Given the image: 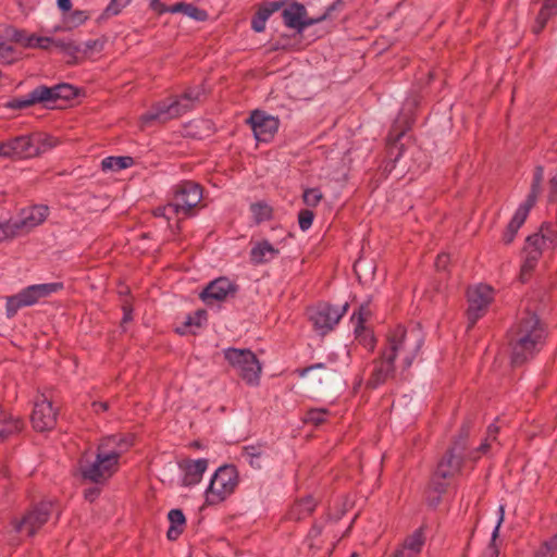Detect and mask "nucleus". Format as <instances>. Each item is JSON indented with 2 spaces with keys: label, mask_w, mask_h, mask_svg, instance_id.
Instances as JSON below:
<instances>
[{
  "label": "nucleus",
  "mask_w": 557,
  "mask_h": 557,
  "mask_svg": "<svg viewBox=\"0 0 557 557\" xmlns=\"http://www.w3.org/2000/svg\"><path fill=\"white\" fill-rule=\"evenodd\" d=\"M424 343V333L420 326H396L386 336L381 356L370 366L367 384L375 388L399 370L406 371L418 358Z\"/></svg>",
  "instance_id": "1"
},
{
  "label": "nucleus",
  "mask_w": 557,
  "mask_h": 557,
  "mask_svg": "<svg viewBox=\"0 0 557 557\" xmlns=\"http://www.w3.org/2000/svg\"><path fill=\"white\" fill-rule=\"evenodd\" d=\"M131 446V438L123 435H111L103 438L98 445L95 459L81 461L82 476L94 483L106 482L117 471L121 456Z\"/></svg>",
  "instance_id": "2"
},
{
  "label": "nucleus",
  "mask_w": 557,
  "mask_h": 557,
  "mask_svg": "<svg viewBox=\"0 0 557 557\" xmlns=\"http://www.w3.org/2000/svg\"><path fill=\"white\" fill-rule=\"evenodd\" d=\"M545 335L537 315L525 312L509 333L511 362L521 364L537 354L544 345Z\"/></svg>",
  "instance_id": "3"
},
{
  "label": "nucleus",
  "mask_w": 557,
  "mask_h": 557,
  "mask_svg": "<svg viewBox=\"0 0 557 557\" xmlns=\"http://www.w3.org/2000/svg\"><path fill=\"white\" fill-rule=\"evenodd\" d=\"M202 88L195 87L188 89L180 97L157 102L148 112L141 115L140 121L144 125L153 122L165 123L170 120L180 117L191 110L194 103L202 95Z\"/></svg>",
  "instance_id": "4"
},
{
  "label": "nucleus",
  "mask_w": 557,
  "mask_h": 557,
  "mask_svg": "<svg viewBox=\"0 0 557 557\" xmlns=\"http://www.w3.org/2000/svg\"><path fill=\"white\" fill-rule=\"evenodd\" d=\"M58 145V140L48 134L22 135L0 143V157L29 159L46 153Z\"/></svg>",
  "instance_id": "5"
},
{
  "label": "nucleus",
  "mask_w": 557,
  "mask_h": 557,
  "mask_svg": "<svg viewBox=\"0 0 557 557\" xmlns=\"http://www.w3.org/2000/svg\"><path fill=\"white\" fill-rule=\"evenodd\" d=\"M238 485V472L234 466L224 465L219 467L210 478L205 490V504L215 506L225 502Z\"/></svg>",
  "instance_id": "6"
},
{
  "label": "nucleus",
  "mask_w": 557,
  "mask_h": 557,
  "mask_svg": "<svg viewBox=\"0 0 557 557\" xmlns=\"http://www.w3.org/2000/svg\"><path fill=\"white\" fill-rule=\"evenodd\" d=\"M202 189L194 182H183L174 193L173 200L166 206L154 210L156 216H163L170 220L172 214L187 215L201 201Z\"/></svg>",
  "instance_id": "7"
},
{
  "label": "nucleus",
  "mask_w": 557,
  "mask_h": 557,
  "mask_svg": "<svg viewBox=\"0 0 557 557\" xmlns=\"http://www.w3.org/2000/svg\"><path fill=\"white\" fill-rule=\"evenodd\" d=\"M223 354L224 358L246 384L250 386L259 385L262 366L251 350L226 348Z\"/></svg>",
  "instance_id": "8"
},
{
  "label": "nucleus",
  "mask_w": 557,
  "mask_h": 557,
  "mask_svg": "<svg viewBox=\"0 0 557 557\" xmlns=\"http://www.w3.org/2000/svg\"><path fill=\"white\" fill-rule=\"evenodd\" d=\"M335 5H330L325 12L317 17H308L305 5L298 2L286 3L282 11L284 24L298 34H301L307 27L321 23L331 16Z\"/></svg>",
  "instance_id": "9"
},
{
  "label": "nucleus",
  "mask_w": 557,
  "mask_h": 557,
  "mask_svg": "<svg viewBox=\"0 0 557 557\" xmlns=\"http://www.w3.org/2000/svg\"><path fill=\"white\" fill-rule=\"evenodd\" d=\"M348 304L342 306H332L329 304H319L309 310V319L314 330L324 335L332 331L339 320L347 312Z\"/></svg>",
  "instance_id": "10"
},
{
  "label": "nucleus",
  "mask_w": 557,
  "mask_h": 557,
  "mask_svg": "<svg viewBox=\"0 0 557 557\" xmlns=\"http://www.w3.org/2000/svg\"><path fill=\"white\" fill-rule=\"evenodd\" d=\"M72 95V86L67 84H59L52 87L39 86L33 89L26 96L17 99L14 107L25 108L35 103H42L46 107L58 99H67Z\"/></svg>",
  "instance_id": "11"
},
{
  "label": "nucleus",
  "mask_w": 557,
  "mask_h": 557,
  "mask_svg": "<svg viewBox=\"0 0 557 557\" xmlns=\"http://www.w3.org/2000/svg\"><path fill=\"white\" fill-rule=\"evenodd\" d=\"M468 320L474 324L487 310L494 299V290L485 284H478L468 289Z\"/></svg>",
  "instance_id": "12"
},
{
  "label": "nucleus",
  "mask_w": 557,
  "mask_h": 557,
  "mask_svg": "<svg viewBox=\"0 0 557 557\" xmlns=\"http://www.w3.org/2000/svg\"><path fill=\"white\" fill-rule=\"evenodd\" d=\"M52 508L53 504L51 502L40 503L15 525V530L27 536L34 535L48 521Z\"/></svg>",
  "instance_id": "13"
},
{
  "label": "nucleus",
  "mask_w": 557,
  "mask_h": 557,
  "mask_svg": "<svg viewBox=\"0 0 557 557\" xmlns=\"http://www.w3.org/2000/svg\"><path fill=\"white\" fill-rule=\"evenodd\" d=\"M248 123L258 141L269 143L278 129L280 121L273 115L256 110L251 113Z\"/></svg>",
  "instance_id": "14"
},
{
  "label": "nucleus",
  "mask_w": 557,
  "mask_h": 557,
  "mask_svg": "<svg viewBox=\"0 0 557 557\" xmlns=\"http://www.w3.org/2000/svg\"><path fill=\"white\" fill-rule=\"evenodd\" d=\"M57 422V410L47 398L41 395L34 404L32 413V423L35 430L39 432L51 430Z\"/></svg>",
  "instance_id": "15"
},
{
  "label": "nucleus",
  "mask_w": 557,
  "mask_h": 557,
  "mask_svg": "<svg viewBox=\"0 0 557 557\" xmlns=\"http://www.w3.org/2000/svg\"><path fill=\"white\" fill-rule=\"evenodd\" d=\"M208 459H186L180 462L182 471V484L187 487L199 484L208 469Z\"/></svg>",
  "instance_id": "16"
},
{
  "label": "nucleus",
  "mask_w": 557,
  "mask_h": 557,
  "mask_svg": "<svg viewBox=\"0 0 557 557\" xmlns=\"http://www.w3.org/2000/svg\"><path fill=\"white\" fill-rule=\"evenodd\" d=\"M299 374L313 388L330 385L336 376L335 370L322 362L302 369Z\"/></svg>",
  "instance_id": "17"
},
{
  "label": "nucleus",
  "mask_w": 557,
  "mask_h": 557,
  "mask_svg": "<svg viewBox=\"0 0 557 557\" xmlns=\"http://www.w3.org/2000/svg\"><path fill=\"white\" fill-rule=\"evenodd\" d=\"M49 208L44 205H35L24 208L15 220L21 234L40 225L48 216Z\"/></svg>",
  "instance_id": "18"
},
{
  "label": "nucleus",
  "mask_w": 557,
  "mask_h": 557,
  "mask_svg": "<svg viewBox=\"0 0 557 557\" xmlns=\"http://www.w3.org/2000/svg\"><path fill=\"white\" fill-rule=\"evenodd\" d=\"M424 528H418L412 533L407 535L400 545L393 554L396 557H417L425 544Z\"/></svg>",
  "instance_id": "19"
},
{
  "label": "nucleus",
  "mask_w": 557,
  "mask_h": 557,
  "mask_svg": "<svg viewBox=\"0 0 557 557\" xmlns=\"http://www.w3.org/2000/svg\"><path fill=\"white\" fill-rule=\"evenodd\" d=\"M544 249H549L543 245V239L539 233L530 235L524 246L525 259L521 267L522 274L530 272L536 264Z\"/></svg>",
  "instance_id": "20"
},
{
  "label": "nucleus",
  "mask_w": 557,
  "mask_h": 557,
  "mask_svg": "<svg viewBox=\"0 0 557 557\" xmlns=\"http://www.w3.org/2000/svg\"><path fill=\"white\" fill-rule=\"evenodd\" d=\"M233 290L234 288L231 281L225 277H220L211 282L200 294V297L207 305H212L214 301L225 299Z\"/></svg>",
  "instance_id": "21"
},
{
  "label": "nucleus",
  "mask_w": 557,
  "mask_h": 557,
  "mask_svg": "<svg viewBox=\"0 0 557 557\" xmlns=\"http://www.w3.org/2000/svg\"><path fill=\"white\" fill-rule=\"evenodd\" d=\"M63 288V284L59 282L44 283L30 285L22 289L26 304L29 306L35 305L41 298L48 297Z\"/></svg>",
  "instance_id": "22"
},
{
  "label": "nucleus",
  "mask_w": 557,
  "mask_h": 557,
  "mask_svg": "<svg viewBox=\"0 0 557 557\" xmlns=\"http://www.w3.org/2000/svg\"><path fill=\"white\" fill-rule=\"evenodd\" d=\"M369 313L368 309L363 306L359 308L358 312H354L351 315V323L356 333V338L359 343L363 344L367 349H373L374 337L371 333L367 332L363 327L366 317Z\"/></svg>",
  "instance_id": "23"
},
{
  "label": "nucleus",
  "mask_w": 557,
  "mask_h": 557,
  "mask_svg": "<svg viewBox=\"0 0 557 557\" xmlns=\"http://www.w3.org/2000/svg\"><path fill=\"white\" fill-rule=\"evenodd\" d=\"M531 211V208L520 203L517 208L515 214L512 215L510 222L508 223L504 234H503V242L508 245L513 242L519 228L523 225L525 222L529 213Z\"/></svg>",
  "instance_id": "24"
},
{
  "label": "nucleus",
  "mask_w": 557,
  "mask_h": 557,
  "mask_svg": "<svg viewBox=\"0 0 557 557\" xmlns=\"http://www.w3.org/2000/svg\"><path fill=\"white\" fill-rule=\"evenodd\" d=\"M278 255V249L268 240L256 243L250 250V260L253 264H262L273 260Z\"/></svg>",
  "instance_id": "25"
},
{
  "label": "nucleus",
  "mask_w": 557,
  "mask_h": 557,
  "mask_svg": "<svg viewBox=\"0 0 557 557\" xmlns=\"http://www.w3.org/2000/svg\"><path fill=\"white\" fill-rule=\"evenodd\" d=\"M461 465L460 456H457L453 450L448 451L445 457L440 461L435 474L446 479L457 472Z\"/></svg>",
  "instance_id": "26"
},
{
  "label": "nucleus",
  "mask_w": 557,
  "mask_h": 557,
  "mask_svg": "<svg viewBox=\"0 0 557 557\" xmlns=\"http://www.w3.org/2000/svg\"><path fill=\"white\" fill-rule=\"evenodd\" d=\"M505 519V505L500 504L497 508V521L493 529L491 542L481 557H499L498 547L496 545V540L499 535L500 527Z\"/></svg>",
  "instance_id": "27"
},
{
  "label": "nucleus",
  "mask_w": 557,
  "mask_h": 557,
  "mask_svg": "<svg viewBox=\"0 0 557 557\" xmlns=\"http://www.w3.org/2000/svg\"><path fill=\"white\" fill-rule=\"evenodd\" d=\"M170 528L168 530V539L176 540L183 532L186 519L181 509H171L168 513Z\"/></svg>",
  "instance_id": "28"
},
{
  "label": "nucleus",
  "mask_w": 557,
  "mask_h": 557,
  "mask_svg": "<svg viewBox=\"0 0 557 557\" xmlns=\"http://www.w3.org/2000/svg\"><path fill=\"white\" fill-rule=\"evenodd\" d=\"M544 178V169L542 166H536L533 174V180L531 184V190L527 196V199L522 202V205L533 208L539 195L542 190V182Z\"/></svg>",
  "instance_id": "29"
},
{
  "label": "nucleus",
  "mask_w": 557,
  "mask_h": 557,
  "mask_svg": "<svg viewBox=\"0 0 557 557\" xmlns=\"http://www.w3.org/2000/svg\"><path fill=\"white\" fill-rule=\"evenodd\" d=\"M557 14V0H544L543 7L536 17L534 32L540 33L550 16Z\"/></svg>",
  "instance_id": "30"
},
{
  "label": "nucleus",
  "mask_w": 557,
  "mask_h": 557,
  "mask_svg": "<svg viewBox=\"0 0 557 557\" xmlns=\"http://www.w3.org/2000/svg\"><path fill=\"white\" fill-rule=\"evenodd\" d=\"M134 160L132 157H107L101 161V169L104 172H117L132 166Z\"/></svg>",
  "instance_id": "31"
},
{
  "label": "nucleus",
  "mask_w": 557,
  "mask_h": 557,
  "mask_svg": "<svg viewBox=\"0 0 557 557\" xmlns=\"http://www.w3.org/2000/svg\"><path fill=\"white\" fill-rule=\"evenodd\" d=\"M250 211L252 219L257 224L269 221L273 213L272 207L264 201L252 203L250 206Z\"/></svg>",
  "instance_id": "32"
},
{
  "label": "nucleus",
  "mask_w": 557,
  "mask_h": 557,
  "mask_svg": "<svg viewBox=\"0 0 557 557\" xmlns=\"http://www.w3.org/2000/svg\"><path fill=\"white\" fill-rule=\"evenodd\" d=\"M22 421L18 418L14 417H0V438H4L5 436L18 432L22 429Z\"/></svg>",
  "instance_id": "33"
},
{
  "label": "nucleus",
  "mask_w": 557,
  "mask_h": 557,
  "mask_svg": "<svg viewBox=\"0 0 557 557\" xmlns=\"http://www.w3.org/2000/svg\"><path fill=\"white\" fill-rule=\"evenodd\" d=\"M52 46L61 50L64 54L76 58L81 52V46L72 39H54Z\"/></svg>",
  "instance_id": "34"
},
{
  "label": "nucleus",
  "mask_w": 557,
  "mask_h": 557,
  "mask_svg": "<svg viewBox=\"0 0 557 557\" xmlns=\"http://www.w3.org/2000/svg\"><path fill=\"white\" fill-rule=\"evenodd\" d=\"M540 236L543 239V245L548 248H554L557 245V225L556 224H544L540 232Z\"/></svg>",
  "instance_id": "35"
},
{
  "label": "nucleus",
  "mask_w": 557,
  "mask_h": 557,
  "mask_svg": "<svg viewBox=\"0 0 557 557\" xmlns=\"http://www.w3.org/2000/svg\"><path fill=\"white\" fill-rule=\"evenodd\" d=\"M557 549V535L543 541L533 552V557H553Z\"/></svg>",
  "instance_id": "36"
},
{
  "label": "nucleus",
  "mask_w": 557,
  "mask_h": 557,
  "mask_svg": "<svg viewBox=\"0 0 557 557\" xmlns=\"http://www.w3.org/2000/svg\"><path fill=\"white\" fill-rule=\"evenodd\" d=\"M207 321V312L205 310H197L193 314H189L184 323V329H178L181 334L186 332V329L200 327Z\"/></svg>",
  "instance_id": "37"
},
{
  "label": "nucleus",
  "mask_w": 557,
  "mask_h": 557,
  "mask_svg": "<svg viewBox=\"0 0 557 557\" xmlns=\"http://www.w3.org/2000/svg\"><path fill=\"white\" fill-rule=\"evenodd\" d=\"M22 292L7 298V315L13 317L22 307H28Z\"/></svg>",
  "instance_id": "38"
},
{
  "label": "nucleus",
  "mask_w": 557,
  "mask_h": 557,
  "mask_svg": "<svg viewBox=\"0 0 557 557\" xmlns=\"http://www.w3.org/2000/svg\"><path fill=\"white\" fill-rule=\"evenodd\" d=\"M330 411L325 408H314L307 411L305 416V421L312 423L314 425H319L325 422L330 417Z\"/></svg>",
  "instance_id": "39"
},
{
  "label": "nucleus",
  "mask_w": 557,
  "mask_h": 557,
  "mask_svg": "<svg viewBox=\"0 0 557 557\" xmlns=\"http://www.w3.org/2000/svg\"><path fill=\"white\" fill-rule=\"evenodd\" d=\"M20 234L21 232L15 220L0 222V242L13 238Z\"/></svg>",
  "instance_id": "40"
},
{
  "label": "nucleus",
  "mask_w": 557,
  "mask_h": 557,
  "mask_svg": "<svg viewBox=\"0 0 557 557\" xmlns=\"http://www.w3.org/2000/svg\"><path fill=\"white\" fill-rule=\"evenodd\" d=\"M315 503L312 497H307L300 500L293 509L297 519L305 518L313 511Z\"/></svg>",
  "instance_id": "41"
},
{
  "label": "nucleus",
  "mask_w": 557,
  "mask_h": 557,
  "mask_svg": "<svg viewBox=\"0 0 557 557\" xmlns=\"http://www.w3.org/2000/svg\"><path fill=\"white\" fill-rule=\"evenodd\" d=\"M53 37L32 35L26 39V46L30 48L49 49L52 47Z\"/></svg>",
  "instance_id": "42"
},
{
  "label": "nucleus",
  "mask_w": 557,
  "mask_h": 557,
  "mask_svg": "<svg viewBox=\"0 0 557 557\" xmlns=\"http://www.w3.org/2000/svg\"><path fill=\"white\" fill-rule=\"evenodd\" d=\"M88 20V14L85 11L76 10L65 17L69 28H74L83 25Z\"/></svg>",
  "instance_id": "43"
},
{
  "label": "nucleus",
  "mask_w": 557,
  "mask_h": 557,
  "mask_svg": "<svg viewBox=\"0 0 557 557\" xmlns=\"http://www.w3.org/2000/svg\"><path fill=\"white\" fill-rule=\"evenodd\" d=\"M302 199L308 207H317L322 199V193L319 188H307L304 191Z\"/></svg>",
  "instance_id": "44"
},
{
  "label": "nucleus",
  "mask_w": 557,
  "mask_h": 557,
  "mask_svg": "<svg viewBox=\"0 0 557 557\" xmlns=\"http://www.w3.org/2000/svg\"><path fill=\"white\" fill-rule=\"evenodd\" d=\"M103 49V42L99 39L87 40L81 46V52L85 55L99 53Z\"/></svg>",
  "instance_id": "45"
},
{
  "label": "nucleus",
  "mask_w": 557,
  "mask_h": 557,
  "mask_svg": "<svg viewBox=\"0 0 557 557\" xmlns=\"http://www.w3.org/2000/svg\"><path fill=\"white\" fill-rule=\"evenodd\" d=\"M314 214L311 210H301L298 214V223L301 231H308L313 223Z\"/></svg>",
  "instance_id": "46"
},
{
  "label": "nucleus",
  "mask_w": 557,
  "mask_h": 557,
  "mask_svg": "<svg viewBox=\"0 0 557 557\" xmlns=\"http://www.w3.org/2000/svg\"><path fill=\"white\" fill-rule=\"evenodd\" d=\"M184 14L195 21H205L208 17L206 11L198 9L193 4H186Z\"/></svg>",
  "instance_id": "47"
},
{
  "label": "nucleus",
  "mask_w": 557,
  "mask_h": 557,
  "mask_svg": "<svg viewBox=\"0 0 557 557\" xmlns=\"http://www.w3.org/2000/svg\"><path fill=\"white\" fill-rule=\"evenodd\" d=\"M132 0H111L106 9V12L110 15H117L125 7L131 3Z\"/></svg>",
  "instance_id": "48"
},
{
  "label": "nucleus",
  "mask_w": 557,
  "mask_h": 557,
  "mask_svg": "<svg viewBox=\"0 0 557 557\" xmlns=\"http://www.w3.org/2000/svg\"><path fill=\"white\" fill-rule=\"evenodd\" d=\"M285 5H286L285 0L272 1V2L267 3L264 7H262L260 9V12L262 14H265L267 17L269 18L274 12L281 10Z\"/></svg>",
  "instance_id": "49"
},
{
  "label": "nucleus",
  "mask_w": 557,
  "mask_h": 557,
  "mask_svg": "<svg viewBox=\"0 0 557 557\" xmlns=\"http://www.w3.org/2000/svg\"><path fill=\"white\" fill-rule=\"evenodd\" d=\"M269 18L265 14H262L260 10L257 12L256 16L251 21V27L255 32L261 33L265 28V23Z\"/></svg>",
  "instance_id": "50"
},
{
  "label": "nucleus",
  "mask_w": 557,
  "mask_h": 557,
  "mask_svg": "<svg viewBox=\"0 0 557 557\" xmlns=\"http://www.w3.org/2000/svg\"><path fill=\"white\" fill-rule=\"evenodd\" d=\"M11 50V47L0 37V61H7Z\"/></svg>",
  "instance_id": "51"
},
{
  "label": "nucleus",
  "mask_w": 557,
  "mask_h": 557,
  "mask_svg": "<svg viewBox=\"0 0 557 557\" xmlns=\"http://www.w3.org/2000/svg\"><path fill=\"white\" fill-rule=\"evenodd\" d=\"M186 3H176L171 7H162L161 12H170V13H183L185 11Z\"/></svg>",
  "instance_id": "52"
},
{
  "label": "nucleus",
  "mask_w": 557,
  "mask_h": 557,
  "mask_svg": "<svg viewBox=\"0 0 557 557\" xmlns=\"http://www.w3.org/2000/svg\"><path fill=\"white\" fill-rule=\"evenodd\" d=\"M449 261V256L446 255V253H441L437 256L436 258V261H435V267L438 269V270H445L446 267H447V263Z\"/></svg>",
  "instance_id": "53"
},
{
  "label": "nucleus",
  "mask_w": 557,
  "mask_h": 557,
  "mask_svg": "<svg viewBox=\"0 0 557 557\" xmlns=\"http://www.w3.org/2000/svg\"><path fill=\"white\" fill-rule=\"evenodd\" d=\"M57 4L63 12H69L72 8L71 0H57Z\"/></svg>",
  "instance_id": "54"
},
{
  "label": "nucleus",
  "mask_w": 557,
  "mask_h": 557,
  "mask_svg": "<svg viewBox=\"0 0 557 557\" xmlns=\"http://www.w3.org/2000/svg\"><path fill=\"white\" fill-rule=\"evenodd\" d=\"M150 8L154 11H157L159 14H162L161 8L166 7L165 4L161 3L160 0H149Z\"/></svg>",
  "instance_id": "55"
},
{
  "label": "nucleus",
  "mask_w": 557,
  "mask_h": 557,
  "mask_svg": "<svg viewBox=\"0 0 557 557\" xmlns=\"http://www.w3.org/2000/svg\"><path fill=\"white\" fill-rule=\"evenodd\" d=\"M92 407L96 412L106 411L108 409V404L103 401H96L92 404Z\"/></svg>",
  "instance_id": "56"
},
{
  "label": "nucleus",
  "mask_w": 557,
  "mask_h": 557,
  "mask_svg": "<svg viewBox=\"0 0 557 557\" xmlns=\"http://www.w3.org/2000/svg\"><path fill=\"white\" fill-rule=\"evenodd\" d=\"M132 319H133L132 310L124 307V315H123L122 323H127V322L132 321Z\"/></svg>",
  "instance_id": "57"
},
{
  "label": "nucleus",
  "mask_w": 557,
  "mask_h": 557,
  "mask_svg": "<svg viewBox=\"0 0 557 557\" xmlns=\"http://www.w3.org/2000/svg\"><path fill=\"white\" fill-rule=\"evenodd\" d=\"M498 428L495 424H491L487 429L488 438H495Z\"/></svg>",
  "instance_id": "58"
},
{
  "label": "nucleus",
  "mask_w": 557,
  "mask_h": 557,
  "mask_svg": "<svg viewBox=\"0 0 557 557\" xmlns=\"http://www.w3.org/2000/svg\"><path fill=\"white\" fill-rule=\"evenodd\" d=\"M549 185L553 191H557V171L552 175Z\"/></svg>",
  "instance_id": "59"
},
{
  "label": "nucleus",
  "mask_w": 557,
  "mask_h": 557,
  "mask_svg": "<svg viewBox=\"0 0 557 557\" xmlns=\"http://www.w3.org/2000/svg\"><path fill=\"white\" fill-rule=\"evenodd\" d=\"M86 498L92 500L96 496H97V491L96 490H90L89 492L86 493Z\"/></svg>",
  "instance_id": "60"
},
{
  "label": "nucleus",
  "mask_w": 557,
  "mask_h": 557,
  "mask_svg": "<svg viewBox=\"0 0 557 557\" xmlns=\"http://www.w3.org/2000/svg\"><path fill=\"white\" fill-rule=\"evenodd\" d=\"M487 447H488V444L485 442V443H483V444L480 446V449H481L482 451H486Z\"/></svg>",
  "instance_id": "61"
},
{
  "label": "nucleus",
  "mask_w": 557,
  "mask_h": 557,
  "mask_svg": "<svg viewBox=\"0 0 557 557\" xmlns=\"http://www.w3.org/2000/svg\"><path fill=\"white\" fill-rule=\"evenodd\" d=\"M311 534H313L314 536L319 535L320 534V530L314 528V529H312Z\"/></svg>",
  "instance_id": "62"
},
{
  "label": "nucleus",
  "mask_w": 557,
  "mask_h": 557,
  "mask_svg": "<svg viewBox=\"0 0 557 557\" xmlns=\"http://www.w3.org/2000/svg\"><path fill=\"white\" fill-rule=\"evenodd\" d=\"M59 30H61V27H60V26H55V27L53 28V32H59Z\"/></svg>",
  "instance_id": "63"
},
{
  "label": "nucleus",
  "mask_w": 557,
  "mask_h": 557,
  "mask_svg": "<svg viewBox=\"0 0 557 557\" xmlns=\"http://www.w3.org/2000/svg\"><path fill=\"white\" fill-rule=\"evenodd\" d=\"M350 557H357V554H356V553H352V554L350 555Z\"/></svg>",
  "instance_id": "64"
}]
</instances>
